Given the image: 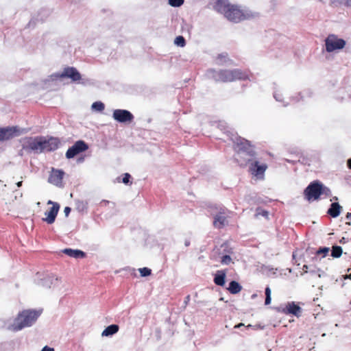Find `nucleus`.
I'll use <instances>...</instances> for the list:
<instances>
[{
	"label": "nucleus",
	"instance_id": "obj_39",
	"mask_svg": "<svg viewBox=\"0 0 351 351\" xmlns=\"http://www.w3.org/2000/svg\"><path fill=\"white\" fill-rule=\"evenodd\" d=\"M190 300V295H187L186 298H185V300H184V303L185 304H187V303L189 302V301Z\"/></svg>",
	"mask_w": 351,
	"mask_h": 351
},
{
	"label": "nucleus",
	"instance_id": "obj_34",
	"mask_svg": "<svg viewBox=\"0 0 351 351\" xmlns=\"http://www.w3.org/2000/svg\"><path fill=\"white\" fill-rule=\"evenodd\" d=\"M131 178V176L128 173H125L123 174L122 182L125 184H128L130 183V179Z\"/></svg>",
	"mask_w": 351,
	"mask_h": 351
},
{
	"label": "nucleus",
	"instance_id": "obj_1",
	"mask_svg": "<svg viewBox=\"0 0 351 351\" xmlns=\"http://www.w3.org/2000/svg\"><path fill=\"white\" fill-rule=\"evenodd\" d=\"M213 8L228 21L234 23H239L248 18V14L240 6L230 3L228 0H216Z\"/></svg>",
	"mask_w": 351,
	"mask_h": 351
},
{
	"label": "nucleus",
	"instance_id": "obj_25",
	"mask_svg": "<svg viewBox=\"0 0 351 351\" xmlns=\"http://www.w3.org/2000/svg\"><path fill=\"white\" fill-rule=\"evenodd\" d=\"M321 277V275L319 274V269H312L310 270L308 274H306V280L307 281H310L312 280H317Z\"/></svg>",
	"mask_w": 351,
	"mask_h": 351
},
{
	"label": "nucleus",
	"instance_id": "obj_33",
	"mask_svg": "<svg viewBox=\"0 0 351 351\" xmlns=\"http://www.w3.org/2000/svg\"><path fill=\"white\" fill-rule=\"evenodd\" d=\"M139 272L141 276H148L151 274L152 270L147 267H143L139 269Z\"/></svg>",
	"mask_w": 351,
	"mask_h": 351
},
{
	"label": "nucleus",
	"instance_id": "obj_6",
	"mask_svg": "<svg viewBox=\"0 0 351 351\" xmlns=\"http://www.w3.org/2000/svg\"><path fill=\"white\" fill-rule=\"evenodd\" d=\"M325 45L326 51L330 53L343 49L346 45V41L335 34H330L325 40Z\"/></svg>",
	"mask_w": 351,
	"mask_h": 351
},
{
	"label": "nucleus",
	"instance_id": "obj_19",
	"mask_svg": "<svg viewBox=\"0 0 351 351\" xmlns=\"http://www.w3.org/2000/svg\"><path fill=\"white\" fill-rule=\"evenodd\" d=\"M226 270H218L215 274L213 281L216 285L223 287L226 283Z\"/></svg>",
	"mask_w": 351,
	"mask_h": 351
},
{
	"label": "nucleus",
	"instance_id": "obj_3",
	"mask_svg": "<svg viewBox=\"0 0 351 351\" xmlns=\"http://www.w3.org/2000/svg\"><path fill=\"white\" fill-rule=\"evenodd\" d=\"M39 314L32 310H25L20 313L12 326L14 331H18L25 327L30 326L38 318Z\"/></svg>",
	"mask_w": 351,
	"mask_h": 351
},
{
	"label": "nucleus",
	"instance_id": "obj_13",
	"mask_svg": "<svg viewBox=\"0 0 351 351\" xmlns=\"http://www.w3.org/2000/svg\"><path fill=\"white\" fill-rule=\"evenodd\" d=\"M254 150H253L252 153H248L247 152L236 153L235 160L239 166L244 167L252 162V158L254 157Z\"/></svg>",
	"mask_w": 351,
	"mask_h": 351
},
{
	"label": "nucleus",
	"instance_id": "obj_41",
	"mask_svg": "<svg viewBox=\"0 0 351 351\" xmlns=\"http://www.w3.org/2000/svg\"><path fill=\"white\" fill-rule=\"evenodd\" d=\"M244 326V324H242V323H240V324H239L236 325V326H234V328H240L241 326Z\"/></svg>",
	"mask_w": 351,
	"mask_h": 351
},
{
	"label": "nucleus",
	"instance_id": "obj_10",
	"mask_svg": "<svg viewBox=\"0 0 351 351\" xmlns=\"http://www.w3.org/2000/svg\"><path fill=\"white\" fill-rule=\"evenodd\" d=\"M267 169V165L260 163L258 161H252L249 165V171L253 176L258 178H263L264 173Z\"/></svg>",
	"mask_w": 351,
	"mask_h": 351
},
{
	"label": "nucleus",
	"instance_id": "obj_20",
	"mask_svg": "<svg viewBox=\"0 0 351 351\" xmlns=\"http://www.w3.org/2000/svg\"><path fill=\"white\" fill-rule=\"evenodd\" d=\"M62 252L66 254L67 256L75 258H83L86 256V254L80 250L66 248L62 250Z\"/></svg>",
	"mask_w": 351,
	"mask_h": 351
},
{
	"label": "nucleus",
	"instance_id": "obj_38",
	"mask_svg": "<svg viewBox=\"0 0 351 351\" xmlns=\"http://www.w3.org/2000/svg\"><path fill=\"white\" fill-rule=\"evenodd\" d=\"M347 165H348V168L351 169V158L348 160Z\"/></svg>",
	"mask_w": 351,
	"mask_h": 351
},
{
	"label": "nucleus",
	"instance_id": "obj_31",
	"mask_svg": "<svg viewBox=\"0 0 351 351\" xmlns=\"http://www.w3.org/2000/svg\"><path fill=\"white\" fill-rule=\"evenodd\" d=\"M329 247H320L317 252L316 255H322V257H325L327 254L329 252Z\"/></svg>",
	"mask_w": 351,
	"mask_h": 351
},
{
	"label": "nucleus",
	"instance_id": "obj_7",
	"mask_svg": "<svg viewBox=\"0 0 351 351\" xmlns=\"http://www.w3.org/2000/svg\"><path fill=\"white\" fill-rule=\"evenodd\" d=\"M41 149L42 152H49L56 150L61 144L60 138L57 137H49L46 138L45 136H41Z\"/></svg>",
	"mask_w": 351,
	"mask_h": 351
},
{
	"label": "nucleus",
	"instance_id": "obj_21",
	"mask_svg": "<svg viewBox=\"0 0 351 351\" xmlns=\"http://www.w3.org/2000/svg\"><path fill=\"white\" fill-rule=\"evenodd\" d=\"M341 206L337 202L332 203L330 208L328 210V214L332 217H337L339 215Z\"/></svg>",
	"mask_w": 351,
	"mask_h": 351
},
{
	"label": "nucleus",
	"instance_id": "obj_45",
	"mask_svg": "<svg viewBox=\"0 0 351 351\" xmlns=\"http://www.w3.org/2000/svg\"><path fill=\"white\" fill-rule=\"evenodd\" d=\"M105 203H108V201H103Z\"/></svg>",
	"mask_w": 351,
	"mask_h": 351
},
{
	"label": "nucleus",
	"instance_id": "obj_16",
	"mask_svg": "<svg viewBox=\"0 0 351 351\" xmlns=\"http://www.w3.org/2000/svg\"><path fill=\"white\" fill-rule=\"evenodd\" d=\"M234 149L236 153L243 152L252 153L254 150V147L249 141L240 138L237 140Z\"/></svg>",
	"mask_w": 351,
	"mask_h": 351
},
{
	"label": "nucleus",
	"instance_id": "obj_27",
	"mask_svg": "<svg viewBox=\"0 0 351 351\" xmlns=\"http://www.w3.org/2000/svg\"><path fill=\"white\" fill-rule=\"evenodd\" d=\"M92 108L96 111L101 112L104 110L105 106L101 101H95L92 104Z\"/></svg>",
	"mask_w": 351,
	"mask_h": 351
},
{
	"label": "nucleus",
	"instance_id": "obj_43",
	"mask_svg": "<svg viewBox=\"0 0 351 351\" xmlns=\"http://www.w3.org/2000/svg\"><path fill=\"white\" fill-rule=\"evenodd\" d=\"M346 218L351 219V213H348V214L346 215Z\"/></svg>",
	"mask_w": 351,
	"mask_h": 351
},
{
	"label": "nucleus",
	"instance_id": "obj_37",
	"mask_svg": "<svg viewBox=\"0 0 351 351\" xmlns=\"http://www.w3.org/2000/svg\"><path fill=\"white\" fill-rule=\"evenodd\" d=\"M64 212L65 213V215L67 217L69 215L70 212H71V208H69L68 206L65 207L64 210Z\"/></svg>",
	"mask_w": 351,
	"mask_h": 351
},
{
	"label": "nucleus",
	"instance_id": "obj_44",
	"mask_svg": "<svg viewBox=\"0 0 351 351\" xmlns=\"http://www.w3.org/2000/svg\"><path fill=\"white\" fill-rule=\"evenodd\" d=\"M252 326L251 324H249L248 326H247V328H250V327H252Z\"/></svg>",
	"mask_w": 351,
	"mask_h": 351
},
{
	"label": "nucleus",
	"instance_id": "obj_2",
	"mask_svg": "<svg viewBox=\"0 0 351 351\" xmlns=\"http://www.w3.org/2000/svg\"><path fill=\"white\" fill-rule=\"evenodd\" d=\"M208 75L210 78L215 82H232L236 80H245L248 79V75L245 72L240 69H221L216 71L210 69L208 71Z\"/></svg>",
	"mask_w": 351,
	"mask_h": 351
},
{
	"label": "nucleus",
	"instance_id": "obj_24",
	"mask_svg": "<svg viewBox=\"0 0 351 351\" xmlns=\"http://www.w3.org/2000/svg\"><path fill=\"white\" fill-rule=\"evenodd\" d=\"M119 326L117 324H112L108 326L105 328V330L102 332V336H110L117 333L119 331Z\"/></svg>",
	"mask_w": 351,
	"mask_h": 351
},
{
	"label": "nucleus",
	"instance_id": "obj_29",
	"mask_svg": "<svg viewBox=\"0 0 351 351\" xmlns=\"http://www.w3.org/2000/svg\"><path fill=\"white\" fill-rule=\"evenodd\" d=\"M265 304L269 305V304H270L271 300V291L269 287H267L265 288Z\"/></svg>",
	"mask_w": 351,
	"mask_h": 351
},
{
	"label": "nucleus",
	"instance_id": "obj_14",
	"mask_svg": "<svg viewBox=\"0 0 351 351\" xmlns=\"http://www.w3.org/2000/svg\"><path fill=\"white\" fill-rule=\"evenodd\" d=\"M112 117L120 123L131 122L134 119L133 114L130 111L121 109L114 110Z\"/></svg>",
	"mask_w": 351,
	"mask_h": 351
},
{
	"label": "nucleus",
	"instance_id": "obj_17",
	"mask_svg": "<svg viewBox=\"0 0 351 351\" xmlns=\"http://www.w3.org/2000/svg\"><path fill=\"white\" fill-rule=\"evenodd\" d=\"M282 312L286 315L291 314L298 317L301 316L302 308L294 302H288L284 308H282Z\"/></svg>",
	"mask_w": 351,
	"mask_h": 351
},
{
	"label": "nucleus",
	"instance_id": "obj_12",
	"mask_svg": "<svg viewBox=\"0 0 351 351\" xmlns=\"http://www.w3.org/2000/svg\"><path fill=\"white\" fill-rule=\"evenodd\" d=\"M58 77L60 78H70L73 82L80 81L82 77L80 72L72 66L64 68L63 71L58 75Z\"/></svg>",
	"mask_w": 351,
	"mask_h": 351
},
{
	"label": "nucleus",
	"instance_id": "obj_30",
	"mask_svg": "<svg viewBox=\"0 0 351 351\" xmlns=\"http://www.w3.org/2000/svg\"><path fill=\"white\" fill-rule=\"evenodd\" d=\"M174 43L176 45L180 47H184L186 45L185 39L182 36H178L176 38Z\"/></svg>",
	"mask_w": 351,
	"mask_h": 351
},
{
	"label": "nucleus",
	"instance_id": "obj_36",
	"mask_svg": "<svg viewBox=\"0 0 351 351\" xmlns=\"http://www.w3.org/2000/svg\"><path fill=\"white\" fill-rule=\"evenodd\" d=\"M41 351H55L54 348L45 346Z\"/></svg>",
	"mask_w": 351,
	"mask_h": 351
},
{
	"label": "nucleus",
	"instance_id": "obj_11",
	"mask_svg": "<svg viewBox=\"0 0 351 351\" xmlns=\"http://www.w3.org/2000/svg\"><path fill=\"white\" fill-rule=\"evenodd\" d=\"M64 176V171L53 167L49 176L48 182L56 186H62Z\"/></svg>",
	"mask_w": 351,
	"mask_h": 351
},
{
	"label": "nucleus",
	"instance_id": "obj_15",
	"mask_svg": "<svg viewBox=\"0 0 351 351\" xmlns=\"http://www.w3.org/2000/svg\"><path fill=\"white\" fill-rule=\"evenodd\" d=\"M47 204H52V206L50 208V210L49 211L45 212V215L46 217L43 218V219L47 223L51 224L56 220V216L60 209V205L58 203L53 202L51 200H49Z\"/></svg>",
	"mask_w": 351,
	"mask_h": 351
},
{
	"label": "nucleus",
	"instance_id": "obj_23",
	"mask_svg": "<svg viewBox=\"0 0 351 351\" xmlns=\"http://www.w3.org/2000/svg\"><path fill=\"white\" fill-rule=\"evenodd\" d=\"M227 289L231 294H237L242 290V286L238 282L232 280Z\"/></svg>",
	"mask_w": 351,
	"mask_h": 351
},
{
	"label": "nucleus",
	"instance_id": "obj_32",
	"mask_svg": "<svg viewBox=\"0 0 351 351\" xmlns=\"http://www.w3.org/2000/svg\"><path fill=\"white\" fill-rule=\"evenodd\" d=\"M184 1V0H169V4L173 7H180Z\"/></svg>",
	"mask_w": 351,
	"mask_h": 351
},
{
	"label": "nucleus",
	"instance_id": "obj_42",
	"mask_svg": "<svg viewBox=\"0 0 351 351\" xmlns=\"http://www.w3.org/2000/svg\"><path fill=\"white\" fill-rule=\"evenodd\" d=\"M22 183H23V182H22V181H19V182H18L16 183L17 186H19V187L21 186H22Z\"/></svg>",
	"mask_w": 351,
	"mask_h": 351
},
{
	"label": "nucleus",
	"instance_id": "obj_5",
	"mask_svg": "<svg viewBox=\"0 0 351 351\" xmlns=\"http://www.w3.org/2000/svg\"><path fill=\"white\" fill-rule=\"evenodd\" d=\"M41 136H27L22 139L23 149L27 152L40 153Z\"/></svg>",
	"mask_w": 351,
	"mask_h": 351
},
{
	"label": "nucleus",
	"instance_id": "obj_35",
	"mask_svg": "<svg viewBox=\"0 0 351 351\" xmlns=\"http://www.w3.org/2000/svg\"><path fill=\"white\" fill-rule=\"evenodd\" d=\"M308 265H303V267H302L303 273L302 274V275L308 274L309 271L308 270Z\"/></svg>",
	"mask_w": 351,
	"mask_h": 351
},
{
	"label": "nucleus",
	"instance_id": "obj_8",
	"mask_svg": "<svg viewBox=\"0 0 351 351\" xmlns=\"http://www.w3.org/2000/svg\"><path fill=\"white\" fill-rule=\"evenodd\" d=\"M88 149V144L84 141L79 140L76 141L73 146L68 149L65 156L68 159L73 158L77 154L86 151Z\"/></svg>",
	"mask_w": 351,
	"mask_h": 351
},
{
	"label": "nucleus",
	"instance_id": "obj_4",
	"mask_svg": "<svg viewBox=\"0 0 351 351\" xmlns=\"http://www.w3.org/2000/svg\"><path fill=\"white\" fill-rule=\"evenodd\" d=\"M330 193V189L317 180L311 182L304 191V197L308 202L319 199L322 194L328 195Z\"/></svg>",
	"mask_w": 351,
	"mask_h": 351
},
{
	"label": "nucleus",
	"instance_id": "obj_18",
	"mask_svg": "<svg viewBox=\"0 0 351 351\" xmlns=\"http://www.w3.org/2000/svg\"><path fill=\"white\" fill-rule=\"evenodd\" d=\"M227 223V217L224 212H219L214 217L213 226L218 229L223 228Z\"/></svg>",
	"mask_w": 351,
	"mask_h": 351
},
{
	"label": "nucleus",
	"instance_id": "obj_9",
	"mask_svg": "<svg viewBox=\"0 0 351 351\" xmlns=\"http://www.w3.org/2000/svg\"><path fill=\"white\" fill-rule=\"evenodd\" d=\"M21 133V130L17 126L0 128V141L12 139L19 136Z\"/></svg>",
	"mask_w": 351,
	"mask_h": 351
},
{
	"label": "nucleus",
	"instance_id": "obj_28",
	"mask_svg": "<svg viewBox=\"0 0 351 351\" xmlns=\"http://www.w3.org/2000/svg\"><path fill=\"white\" fill-rule=\"evenodd\" d=\"M259 216H263L267 219L269 216V213L267 210L258 207L256 210L255 217L257 218Z\"/></svg>",
	"mask_w": 351,
	"mask_h": 351
},
{
	"label": "nucleus",
	"instance_id": "obj_26",
	"mask_svg": "<svg viewBox=\"0 0 351 351\" xmlns=\"http://www.w3.org/2000/svg\"><path fill=\"white\" fill-rule=\"evenodd\" d=\"M342 254V248L340 246H333L332 249L331 256L334 258H339Z\"/></svg>",
	"mask_w": 351,
	"mask_h": 351
},
{
	"label": "nucleus",
	"instance_id": "obj_22",
	"mask_svg": "<svg viewBox=\"0 0 351 351\" xmlns=\"http://www.w3.org/2000/svg\"><path fill=\"white\" fill-rule=\"evenodd\" d=\"M222 247L228 248L227 250L225 249L224 251L227 252L228 254H226L221 256V263L222 265H229L232 262V258L230 254H232L233 253L232 249L228 248L226 244L222 245Z\"/></svg>",
	"mask_w": 351,
	"mask_h": 351
},
{
	"label": "nucleus",
	"instance_id": "obj_40",
	"mask_svg": "<svg viewBox=\"0 0 351 351\" xmlns=\"http://www.w3.org/2000/svg\"><path fill=\"white\" fill-rule=\"evenodd\" d=\"M223 58H226V56L219 55L218 57H217V59H222Z\"/></svg>",
	"mask_w": 351,
	"mask_h": 351
}]
</instances>
